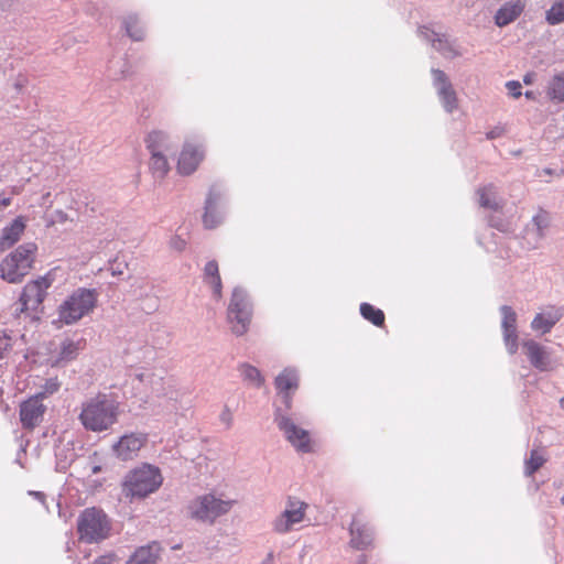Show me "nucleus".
<instances>
[{"instance_id":"nucleus-46","label":"nucleus","mask_w":564,"mask_h":564,"mask_svg":"<svg viewBox=\"0 0 564 564\" xmlns=\"http://www.w3.org/2000/svg\"><path fill=\"white\" fill-rule=\"evenodd\" d=\"M365 562H366V556H365V555H361V556H360V562H359V563H360V564H364Z\"/></svg>"},{"instance_id":"nucleus-41","label":"nucleus","mask_w":564,"mask_h":564,"mask_svg":"<svg viewBox=\"0 0 564 564\" xmlns=\"http://www.w3.org/2000/svg\"><path fill=\"white\" fill-rule=\"evenodd\" d=\"M502 133H503L502 128H495V129L490 130L489 132H487V139L499 138Z\"/></svg>"},{"instance_id":"nucleus-37","label":"nucleus","mask_w":564,"mask_h":564,"mask_svg":"<svg viewBox=\"0 0 564 564\" xmlns=\"http://www.w3.org/2000/svg\"><path fill=\"white\" fill-rule=\"evenodd\" d=\"M506 87L513 98H519L521 96V84L517 80H510L506 84Z\"/></svg>"},{"instance_id":"nucleus-12","label":"nucleus","mask_w":564,"mask_h":564,"mask_svg":"<svg viewBox=\"0 0 564 564\" xmlns=\"http://www.w3.org/2000/svg\"><path fill=\"white\" fill-rule=\"evenodd\" d=\"M148 443V434L129 433L120 437L113 445L116 455L122 460H130L137 457L140 449Z\"/></svg>"},{"instance_id":"nucleus-22","label":"nucleus","mask_w":564,"mask_h":564,"mask_svg":"<svg viewBox=\"0 0 564 564\" xmlns=\"http://www.w3.org/2000/svg\"><path fill=\"white\" fill-rule=\"evenodd\" d=\"M203 279L208 284L214 293V296L219 300L223 296V283L219 273L217 261L210 260L204 267Z\"/></svg>"},{"instance_id":"nucleus-49","label":"nucleus","mask_w":564,"mask_h":564,"mask_svg":"<svg viewBox=\"0 0 564 564\" xmlns=\"http://www.w3.org/2000/svg\"><path fill=\"white\" fill-rule=\"evenodd\" d=\"M98 470H99V468H98V467H95V468H94V473H97Z\"/></svg>"},{"instance_id":"nucleus-6","label":"nucleus","mask_w":564,"mask_h":564,"mask_svg":"<svg viewBox=\"0 0 564 564\" xmlns=\"http://www.w3.org/2000/svg\"><path fill=\"white\" fill-rule=\"evenodd\" d=\"M97 302L95 291L78 289L73 292L58 307V319L65 325L78 322L93 311Z\"/></svg>"},{"instance_id":"nucleus-2","label":"nucleus","mask_w":564,"mask_h":564,"mask_svg":"<svg viewBox=\"0 0 564 564\" xmlns=\"http://www.w3.org/2000/svg\"><path fill=\"white\" fill-rule=\"evenodd\" d=\"M56 269L48 271L46 274L28 282L19 297V307L17 312L24 314L32 319L39 318V314L43 311V302L46 297L47 290L55 281Z\"/></svg>"},{"instance_id":"nucleus-20","label":"nucleus","mask_w":564,"mask_h":564,"mask_svg":"<svg viewBox=\"0 0 564 564\" xmlns=\"http://www.w3.org/2000/svg\"><path fill=\"white\" fill-rule=\"evenodd\" d=\"M275 388L279 393H282L285 398L286 408L291 406V392L295 391L299 387V377L295 370L284 369L275 378Z\"/></svg>"},{"instance_id":"nucleus-16","label":"nucleus","mask_w":564,"mask_h":564,"mask_svg":"<svg viewBox=\"0 0 564 564\" xmlns=\"http://www.w3.org/2000/svg\"><path fill=\"white\" fill-rule=\"evenodd\" d=\"M372 543V532L367 523L355 516L350 524V545L357 550H365Z\"/></svg>"},{"instance_id":"nucleus-23","label":"nucleus","mask_w":564,"mask_h":564,"mask_svg":"<svg viewBox=\"0 0 564 564\" xmlns=\"http://www.w3.org/2000/svg\"><path fill=\"white\" fill-rule=\"evenodd\" d=\"M85 347V340L79 339L77 341L65 339L61 344V349L56 358L55 365L61 366L74 360L80 350Z\"/></svg>"},{"instance_id":"nucleus-4","label":"nucleus","mask_w":564,"mask_h":564,"mask_svg":"<svg viewBox=\"0 0 564 564\" xmlns=\"http://www.w3.org/2000/svg\"><path fill=\"white\" fill-rule=\"evenodd\" d=\"M162 481L163 478L159 468L143 465L127 475L123 482V491L127 497L145 498L156 491Z\"/></svg>"},{"instance_id":"nucleus-7","label":"nucleus","mask_w":564,"mask_h":564,"mask_svg":"<svg viewBox=\"0 0 564 564\" xmlns=\"http://www.w3.org/2000/svg\"><path fill=\"white\" fill-rule=\"evenodd\" d=\"M232 506L231 500H223L213 494H206L192 500L187 509L192 519L213 523L218 517L229 512Z\"/></svg>"},{"instance_id":"nucleus-17","label":"nucleus","mask_w":564,"mask_h":564,"mask_svg":"<svg viewBox=\"0 0 564 564\" xmlns=\"http://www.w3.org/2000/svg\"><path fill=\"white\" fill-rule=\"evenodd\" d=\"M145 149L150 156L154 154L167 155L173 149L171 138L161 130H153L144 138Z\"/></svg>"},{"instance_id":"nucleus-32","label":"nucleus","mask_w":564,"mask_h":564,"mask_svg":"<svg viewBox=\"0 0 564 564\" xmlns=\"http://www.w3.org/2000/svg\"><path fill=\"white\" fill-rule=\"evenodd\" d=\"M124 25L128 35L135 41H141L144 37V32L135 15H129L124 20Z\"/></svg>"},{"instance_id":"nucleus-26","label":"nucleus","mask_w":564,"mask_h":564,"mask_svg":"<svg viewBox=\"0 0 564 564\" xmlns=\"http://www.w3.org/2000/svg\"><path fill=\"white\" fill-rule=\"evenodd\" d=\"M159 547L156 544L138 549L127 564H155Z\"/></svg>"},{"instance_id":"nucleus-15","label":"nucleus","mask_w":564,"mask_h":564,"mask_svg":"<svg viewBox=\"0 0 564 564\" xmlns=\"http://www.w3.org/2000/svg\"><path fill=\"white\" fill-rule=\"evenodd\" d=\"M563 311L560 307L547 306L538 313L531 322V328L541 334H547L562 318Z\"/></svg>"},{"instance_id":"nucleus-5","label":"nucleus","mask_w":564,"mask_h":564,"mask_svg":"<svg viewBox=\"0 0 564 564\" xmlns=\"http://www.w3.org/2000/svg\"><path fill=\"white\" fill-rule=\"evenodd\" d=\"M110 531L111 522L100 508H86L78 517L77 532L82 541L97 543L107 539Z\"/></svg>"},{"instance_id":"nucleus-27","label":"nucleus","mask_w":564,"mask_h":564,"mask_svg":"<svg viewBox=\"0 0 564 564\" xmlns=\"http://www.w3.org/2000/svg\"><path fill=\"white\" fill-rule=\"evenodd\" d=\"M360 314L361 316L373 324L377 327L384 326L386 316L382 310L377 308L376 306L369 304V303H361L360 304Z\"/></svg>"},{"instance_id":"nucleus-24","label":"nucleus","mask_w":564,"mask_h":564,"mask_svg":"<svg viewBox=\"0 0 564 564\" xmlns=\"http://www.w3.org/2000/svg\"><path fill=\"white\" fill-rule=\"evenodd\" d=\"M149 171L154 181L162 182L169 175L171 165L167 155L154 154L149 158Z\"/></svg>"},{"instance_id":"nucleus-19","label":"nucleus","mask_w":564,"mask_h":564,"mask_svg":"<svg viewBox=\"0 0 564 564\" xmlns=\"http://www.w3.org/2000/svg\"><path fill=\"white\" fill-rule=\"evenodd\" d=\"M522 347L533 367L541 371L549 369V355L543 346L532 339H529L523 341Z\"/></svg>"},{"instance_id":"nucleus-38","label":"nucleus","mask_w":564,"mask_h":564,"mask_svg":"<svg viewBox=\"0 0 564 564\" xmlns=\"http://www.w3.org/2000/svg\"><path fill=\"white\" fill-rule=\"evenodd\" d=\"M434 74V79L440 87H444L445 85H451V83L448 82L445 73L443 70H440V69H436L433 72Z\"/></svg>"},{"instance_id":"nucleus-10","label":"nucleus","mask_w":564,"mask_h":564,"mask_svg":"<svg viewBox=\"0 0 564 564\" xmlns=\"http://www.w3.org/2000/svg\"><path fill=\"white\" fill-rule=\"evenodd\" d=\"M46 406L41 397L32 395L20 404L19 415L22 427L34 430L43 420Z\"/></svg>"},{"instance_id":"nucleus-14","label":"nucleus","mask_w":564,"mask_h":564,"mask_svg":"<svg viewBox=\"0 0 564 564\" xmlns=\"http://www.w3.org/2000/svg\"><path fill=\"white\" fill-rule=\"evenodd\" d=\"M502 330L510 354L518 349L517 314L510 306H502Z\"/></svg>"},{"instance_id":"nucleus-47","label":"nucleus","mask_w":564,"mask_h":564,"mask_svg":"<svg viewBox=\"0 0 564 564\" xmlns=\"http://www.w3.org/2000/svg\"><path fill=\"white\" fill-rule=\"evenodd\" d=\"M561 406L564 409V397L561 400Z\"/></svg>"},{"instance_id":"nucleus-48","label":"nucleus","mask_w":564,"mask_h":564,"mask_svg":"<svg viewBox=\"0 0 564 564\" xmlns=\"http://www.w3.org/2000/svg\"><path fill=\"white\" fill-rule=\"evenodd\" d=\"M35 496L42 497L43 495L41 492H34Z\"/></svg>"},{"instance_id":"nucleus-45","label":"nucleus","mask_w":564,"mask_h":564,"mask_svg":"<svg viewBox=\"0 0 564 564\" xmlns=\"http://www.w3.org/2000/svg\"><path fill=\"white\" fill-rule=\"evenodd\" d=\"M524 95H525V97H527V98H529V99L533 98V93H532V91H525V94H524Z\"/></svg>"},{"instance_id":"nucleus-8","label":"nucleus","mask_w":564,"mask_h":564,"mask_svg":"<svg viewBox=\"0 0 564 564\" xmlns=\"http://www.w3.org/2000/svg\"><path fill=\"white\" fill-rule=\"evenodd\" d=\"M227 316L231 332L235 335L242 336L248 332L252 310L248 296L241 288H236L232 291Z\"/></svg>"},{"instance_id":"nucleus-33","label":"nucleus","mask_w":564,"mask_h":564,"mask_svg":"<svg viewBox=\"0 0 564 564\" xmlns=\"http://www.w3.org/2000/svg\"><path fill=\"white\" fill-rule=\"evenodd\" d=\"M438 94L446 110L453 111L456 108L457 98L452 85L440 87Z\"/></svg>"},{"instance_id":"nucleus-29","label":"nucleus","mask_w":564,"mask_h":564,"mask_svg":"<svg viewBox=\"0 0 564 564\" xmlns=\"http://www.w3.org/2000/svg\"><path fill=\"white\" fill-rule=\"evenodd\" d=\"M240 375L245 381L254 387H261L264 382L261 372L256 367L249 364H242L239 367Z\"/></svg>"},{"instance_id":"nucleus-34","label":"nucleus","mask_w":564,"mask_h":564,"mask_svg":"<svg viewBox=\"0 0 564 564\" xmlns=\"http://www.w3.org/2000/svg\"><path fill=\"white\" fill-rule=\"evenodd\" d=\"M478 196L480 206L490 209L498 208V204L495 200L494 187L491 185L479 188Z\"/></svg>"},{"instance_id":"nucleus-28","label":"nucleus","mask_w":564,"mask_h":564,"mask_svg":"<svg viewBox=\"0 0 564 564\" xmlns=\"http://www.w3.org/2000/svg\"><path fill=\"white\" fill-rule=\"evenodd\" d=\"M547 96L552 100L564 101V72L552 77L547 86Z\"/></svg>"},{"instance_id":"nucleus-31","label":"nucleus","mask_w":564,"mask_h":564,"mask_svg":"<svg viewBox=\"0 0 564 564\" xmlns=\"http://www.w3.org/2000/svg\"><path fill=\"white\" fill-rule=\"evenodd\" d=\"M545 463V458L542 452L533 449L530 453L529 459L525 462V474L532 476L538 469H540Z\"/></svg>"},{"instance_id":"nucleus-43","label":"nucleus","mask_w":564,"mask_h":564,"mask_svg":"<svg viewBox=\"0 0 564 564\" xmlns=\"http://www.w3.org/2000/svg\"><path fill=\"white\" fill-rule=\"evenodd\" d=\"M10 204H11V198H9V197L0 199V208L8 207Z\"/></svg>"},{"instance_id":"nucleus-50","label":"nucleus","mask_w":564,"mask_h":564,"mask_svg":"<svg viewBox=\"0 0 564 564\" xmlns=\"http://www.w3.org/2000/svg\"><path fill=\"white\" fill-rule=\"evenodd\" d=\"M562 503L564 505V495H563V498H562Z\"/></svg>"},{"instance_id":"nucleus-44","label":"nucleus","mask_w":564,"mask_h":564,"mask_svg":"<svg viewBox=\"0 0 564 564\" xmlns=\"http://www.w3.org/2000/svg\"><path fill=\"white\" fill-rule=\"evenodd\" d=\"M523 82H524V84L530 85L532 83V74H527L523 77Z\"/></svg>"},{"instance_id":"nucleus-25","label":"nucleus","mask_w":564,"mask_h":564,"mask_svg":"<svg viewBox=\"0 0 564 564\" xmlns=\"http://www.w3.org/2000/svg\"><path fill=\"white\" fill-rule=\"evenodd\" d=\"M220 198V194L217 193L214 188H212L208 193L206 204H205V213L203 216V223L206 228L213 229L218 224V215L216 213V207L218 200Z\"/></svg>"},{"instance_id":"nucleus-18","label":"nucleus","mask_w":564,"mask_h":564,"mask_svg":"<svg viewBox=\"0 0 564 564\" xmlns=\"http://www.w3.org/2000/svg\"><path fill=\"white\" fill-rule=\"evenodd\" d=\"M26 227V219L18 216L11 224L2 229L0 237V249L6 250L17 243L23 235Z\"/></svg>"},{"instance_id":"nucleus-30","label":"nucleus","mask_w":564,"mask_h":564,"mask_svg":"<svg viewBox=\"0 0 564 564\" xmlns=\"http://www.w3.org/2000/svg\"><path fill=\"white\" fill-rule=\"evenodd\" d=\"M546 21L551 25L564 22V0H556L546 11Z\"/></svg>"},{"instance_id":"nucleus-42","label":"nucleus","mask_w":564,"mask_h":564,"mask_svg":"<svg viewBox=\"0 0 564 564\" xmlns=\"http://www.w3.org/2000/svg\"><path fill=\"white\" fill-rule=\"evenodd\" d=\"M435 36H438V34L433 33ZM433 46L437 50H443V40L441 37L432 39Z\"/></svg>"},{"instance_id":"nucleus-36","label":"nucleus","mask_w":564,"mask_h":564,"mask_svg":"<svg viewBox=\"0 0 564 564\" xmlns=\"http://www.w3.org/2000/svg\"><path fill=\"white\" fill-rule=\"evenodd\" d=\"M12 349V338L6 334H0V359L6 358Z\"/></svg>"},{"instance_id":"nucleus-3","label":"nucleus","mask_w":564,"mask_h":564,"mask_svg":"<svg viewBox=\"0 0 564 564\" xmlns=\"http://www.w3.org/2000/svg\"><path fill=\"white\" fill-rule=\"evenodd\" d=\"M37 247L33 242L19 246L0 264V275L9 283L20 282L33 268Z\"/></svg>"},{"instance_id":"nucleus-21","label":"nucleus","mask_w":564,"mask_h":564,"mask_svg":"<svg viewBox=\"0 0 564 564\" xmlns=\"http://www.w3.org/2000/svg\"><path fill=\"white\" fill-rule=\"evenodd\" d=\"M524 4L521 0L505 3L495 15V23L502 28L517 20L523 12Z\"/></svg>"},{"instance_id":"nucleus-1","label":"nucleus","mask_w":564,"mask_h":564,"mask_svg":"<svg viewBox=\"0 0 564 564\" xmlns=\"http://www.w3.org/2000/svg\"><path fill=\"white\" fill-rule=\"evenodd\" d=\"M118 415L119 404L99 393L82 404L78 420L88 431L104 432L117 422Z\"/></svg>"},{"instance_id":"nucleus-13","label":"nucleus","mask_w":564,"mask_h":564,"mask_svg":"<svg viewBox=\"0 0 564 564\" xmlns=\"http://www.w3.org/2000/svg\"><path fill=\"white\" fill-rule=\"evenodd\" d=\"M204 151L195 144H184L177 160V173L184 176L193 174L204 160Z\"/></svg>"},{"instance_id":"nucleus-11","label":"nucleus","mask_w":564,"mask_h":564,"mask_svg":"<svg viewBox=\"0 0 564 564\" xmlns=\"http://www.w3.org/2000/svg\"><path fill=\"white\" fill-rule=\"evenodd\" d=\"M306 508L305 502L289 499L284 512L274 521V530L279 533L289 532L294 524L303 521Z\"/></svg>"},{"instance_id":"nucleus-35","label":"nucleus","mask_w":564,"mask_h":564,"mask_svg":"<svg viewBox=\"0 0 564 564\" xmlns=\"http://www.w3.org/2000/svg\"><path fill=\"white\" fill-rule=\"evenodd\" d=\"M58 389H59V382L57 381V379H50L45 382V384L43 387V391L36 393L35 397H41V400L43 401L50 394L57 392Z\"/></svg>"},{"instance_id":"nucleus-40","label":"nucleus","mask_w":564,"mask_h":564,"mask_svg":"<svg viewBox=\"0 0 564 564\" xmlns=\"http://www.w3.org/2000/svg\"><path fill=\"white\" fill-rule=\"evenodd\" d=\"M94 564H113V556L104 555L94 561Z\"/></svg>"},{"instance_id":"nucleus-39","label":"nucleus","mask_w":564,"mask_h":564,"mask_svg":"<svg viewBox=\"0 0 564 564\" xmlns=\"http://www.w3.org/2000/svg\"><path fill=\"white\" fill-rule=\"evenodd\" d=\"M534 221L538 227L541 229L543 226H546L547 215L545 213H541L534 217Z\"/></svg>"},{"instance_id":"nucleus-9","label":"nucleus","mask_w":564,"mask_h":564,"mask_svg":"<svg viewBox=\"0 0 564 564\" xmlns=\"http://www.w3.org/2000/svg\"><path fill=\"white\" fill-rule=\"evenodd\" d=\"M275 421L292 446L303 453L312 451L313 445L308 431L297 426L290 417L284 415L278 416Z\"/></svg>"}]
</instances>
